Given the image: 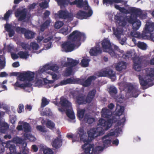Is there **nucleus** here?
Listing matches in <instances>:
<instances>
[{
	"instance_id": "nucleus-48",
	"label": "nucleus",
	"mask_w": 154,
	"mask_h": 154,
	"mask_svg": "<svg viewBox=\"0 0 154 154\" xmlns=\"http://www.w3.org/2000/svg\"><path fill=\"white\" fill-rule=\"evenodd\" d=\"M137 45L139 48L143 50H145L147 48L146 45L143 42H138Z\"/></svg>"
},
{
	"instance_id": "nucleus-22",
	"label": "nucleus",
	"mask_w": 154,
	"mask_h": 154,
	"mask_svg": "<svg viewBox=\"0 0 154 154\" xmlns=\"http://www.w3.org/2000/svg\"><path fill=\"white\" fill-rule=\"evenodd\" d=\"M134 63L133 68L137 71H140L142 66V59L138 57H135L132 59Z\"/></svg>"
},
{
	"instance_id": "nucleus-28",
	"label": "nucleus",
	"mask_w": 154,
	"mask_h": 154,
	"mask_svg": "<svg viewBox=\"0 0 154 154\" xmlns=\"http://www.w3.org/2000/svg\"><path fill=\"white\" fill-rule=\"evenodd\" d=\"M12 143L11 141H8L6 143H5L0 140V153L4 151L5 145L6 147H9V148L11 146H13L11 143Z\"/></svg>"
},
{
	"instance_id": "nucleus-38",
	"label": "nucleus",
	"mask_w": 154,
	"mask_h": 154,
	"mask_svg": "<svg viewBox=\"0 0 154 154\" xmlns=\"http://www.w3.org/2000/svg\"><path fill=\"white\" fill-rule=\"evenodd\" d=\"M116 9L123 14H128L130 13L129 11L125 8L124 7H121L119 5H116Z\"/></svg>"
},
{
	"instance_id": "nucleus-40",
	"label": "nucleus",
	"mask_w": 154,
	"mask_h": 154,
	"mask_svg": "<svg viewBox=\"0 0 154 154\" xmlns=\"http://www.w3.org/2000/svg\"><path fill=\"white\" fill-rule=\"evenodd\" d=\"M2 52H0V66L1 69L3 68L5 65V57L4 55H1Z\"/></svg>"
},
{
	"instance_id": "nucleus-15",
	"label": "nucleus",
	"mask_w": 154,
	"mask_h": 154,
	"mask_svg": "<svg viewBox=\"0 0 154 154\" xmlns=\"http://www.w3.org/2000/svg\"><path fill=\"white\" fill-rule=\"evenodd\" d=\"M43 67L40 68L37 71H36V77L35 81L33 82L35 83V86L38 87L42 86L43 85L42 79L45 77V73L43 70H42Z\"/></svg>"
},
{
	"instance_id": "nucleus-23",
	"label": "nucleus",
	"mask_w": 154,
	"mask_h": 154,
	"mask_svg": "<svg viewBox=\"0 0 154 154\" xmlns=\"http://www.w3.org/2000/svg\"><path fill=\"white\" fill-rule=\"evenodd\" d=\"M102 52V50L99 44H97L96 46L91 49L89 53L91 56H96L100 54Z\"/></svg>"
},
{
	"instance_id": "nucleus-13",
	"label": "nucleus",
	"mask_w": 154,
	"mask_h": 154,
	"mask_svg": "<svg viewBox=\"0 0 154 154\" xmlns=\"http://www.w3.org/2000/svg\"><path fill=\"white\" fill-rule=\"evenodd\" d=\"M126 121L125 115L116 117V137L122 134V128Z\"/></svg>"
},
{
	"instance_id": "nucleus-9",
	"label": "nucleus",
	"mask_w": 154,
	"mask_h": 154,
	"mask_svg": "<svg viewBox=\"0 0 154 154\" xmlns=\"http://www.w3.org/2000/svg\"><path fill=\"white\" fill-rule=\"evenodd\" d=\"M96 92L95 90L90 91L86 97L85 95L82 94L76 97L75 100L79 104H85L90 103L93 99Z\"/></svg>"
},
{
	"instance_id": "nucleus-57",
	"label": "nucleus",
	"mask_w": 154,
	"mask_h": 154,
	"mask_svg": "<svg viewBox=\"0 0 154 154\" xmlns=\"http://www.w3.org/2000/svg\"><path fill=\"white\" fill-rule=\"evenodd\" d=\"M36 128L38 130L42 132H44L46 131L45 127H42L41 125L37 126L36 127Z\"/></svg>"
},
{
	"instance_id": "nucleus-10",
	"label": "nucleus",
	"mask_w": 154,
	"mask_h": 154,
	"mask_svg": "<svg viewBox=\"0 0 154 154\" xmlns=\"http://www.w3.org/2000/svg\"><path fill=\"white\" fill-rule=\"evenodd\" d=\"M102 48L103 51L109 53L112 57H115V45L111 43L109 40L108 38H105L101 42Z\"/></svg>"
},
{
	"instance_id": "nucleus-55",
	"label": "nucleus",
	"mask_w": 154,
	"mask_h": 154,
	"mask_svg": "<svg viewBox=\"0 0 154 154\" xmlns=\"http://www.w3.org/2000/svg\"><path fill=\"white\" fill-rule=\"evenodd\" d=\"M9 150L11 154H15L16 153L15 147L14 145L10 146Z\"/></svg>"
},
{
	"instance_id": "nucleus-11",
	"label": "nucleus",
	"mask_w": 154,
	"mask_h": 154,
	"mask_svg": "<svg viewBox=\"0 0 154 154\" xmlns=\"http://www.w3.org/2000/svg\"><path fill=\"white\" fill-rule=\"evenodd\" d=\"M66 59L64 58L62 60V65L64 66H69L66 70V72L64 74L65 76H68L71 75L72 72V67L76 65L79 62L78 60H73L71 58H67L66 62Z\"/></svg>"
},
{
	"instance_id": "nucleus-24",
	"label": "nucleus",
	"mask_w": 154,
	"mask_h": 154,
	"mask_svg": "<svg viewBox=\"0 0 154 154\" xmlns=\"http://www.w3.org/2000/svg\"><path fill=\"white\" fill-rule=\"evenodd\" d=\"M123 30L122 29L116 28V37L119 43L122 45L124 44L126 39L125 37L122 38H121V35L123 33Z\"/></svg>"
},
{
	"instance_id": "nucleus-2",
	"label": "nucleus",
	"mask_w": 154,
	"mask_h": 154,
	"mask_svg": "<svg viewBox=\"0 0 154 154\" xmlns=\"http://www.w3.org/2000/svg\"><path fill=\"white\" fill-rule=\"evenodd\" d=\"M36 71L35 72L27 71L20 73L18 76L19 81H17L14 84L15 88L16 87H19L26 89L29 88L28 90H26L28 92L32 90L31 88L32 84L35 80L36 77Z\"/></svg>"
},
{
	"instance_id": "nucleus-27",
	"label": "nucleus",
	"mask_w": 154,
	"mask_h": 154,
	"mask_svg": "<svg viewBox=\"0 0 154 154\" xmlns=\"http://www.w3.org/2000/svg\"><path fill=\"white\" fill-rule=\"evenodd\" d=\"M52 38L51 37H45L43 36H39L36 38V40L38 43L43 44L48 42Z\"/></svg>"
},
{
	"instance_id": "nucleus-5",
	"label": "nucleus",
	"mask_w": 154,
	"mask_h": 154,
	"mask_svg": "<svg viewBox=\"0 0 154 154\" xmlns=\"http://www.w3.org/2000/svg\"><path fill=\"white\" fill-rule=\"evenodd\" d=\"M59 68L58 66L55 63L53 62H50L47 63L43 66L42 70H43L45 74H49L51 76L54 82L58 80L61 77V75L59 74H56L54 73L57 71Z\"/></svg>"
},
{
	"instance_id": "nucleus-64",
	"label": "nucleus",
	"mask_w": 154,
	"mask_h": 154,
	"mask_svg": "<svg viewBox=\"0 0 154 154\" xmlns=\"http://www.w3.org/2000/svg\"><path fill=\"white\" fill-rule=\"evenodd\" d=\"M35 5L36 4L35 3L30 5L29 6V9L30 11L34 9Z\"/></svg>"
},
{
	"instance_id": "nucleus-4",
	"label": "nucleus",
	"mask_w": 154,
	"mask_h": 154,
	"mask_svg": "<svg viewBox=\"0 0 154 154\" xmlns=\"http://www.w3.org/2000/svg\"><path fill=\"white\" fill-rule=\"evenodd\" d=\"M119 21V24L121 26L124 27L127 24V22L132 25V28L134 30H138L140 26L141 22L137 17H134L131 16L129 17L126 16L125 17L120 16L119 17L116 15Z\"/></svg>"
},
{
	"instance_id": "nucleus-56",
	"label": "nucleus",
	"mask_w": 154,
	"mask_h": 154,
	"mask_svg": "<svg viewBox=\"0 0 154 154\" xmlns=\"http://www.w3.org/2000/svg\"><path fill=\"white\" fill-rule=\"evenodd\" d=\"M12 13V11H8L5 15L4 17V19L5 20H8L9 16Z\"/></svg>"
},
{
	"instance_id": "nucleus-44",
	"label": "nucleus",
	"mask_w": 154,
	"mask_h": 154,
	"mask_svg": "<svg viewBox=\"0 0 154 154\" xmlns=\"http://www.w3.org/2000/svg\"><path fill=\"white\" fill-rule=\"evenodd\" d=\"M24 136L26 139L29 140L31 141H34L36 140V138L33 136L29 134L25 133Z\"/></svg>"
},
{
	"instance_id": "nucleus-49",
	"label": "nucleus",
	"mask_w": 154,
	"mask_h": 154,
	"mask_svg": "<svg viewBox=\"0 0 154 154\" xmlns=\"http://www.w3.org/2000/svg\"><path fill=\"white\" fill-rule=\"evenodd\" d=\"M109 92L110 95L113 97L116 94V88L114 86H111L109 88Z\"/></svg>"
},
{
	"instance_id": "nucleus-33",
	"label": "nucleus",
	"mask_w": 154,
	"mask_h": 154,
	"mask_svg": "<svg viewBox=\"0 0 154 154\" xmlns=\"http://www.w3.org/2000/svg\"><path fill=\"white\" fill-rule=\"evenodd\" d=\"M43 80L45 87L46 88H49L54 86V81L48 80L46 78L43 79Z\"/></svg>"
},
{
	"instance_id": "nucleus-37",
	"label": "nucleus",
	"mask_w": 154,
	"mask_h": 154,
	"mask_svg": "<svg viewBox=\"0 0 154 154\" xmlns=\"http://www.w3.org/2000/svg\"><path fill=\"white\" fill-rule=\"evenodd\" d=\"M125 89L127 91V92H132L134 89L133 85L131 83H127L125 85Z\"/></svg>"
},
{
	"instance_id": "nucleus-39",
	"label": "nucleus",
	"mask_w": 154,
	"mask_h": 154,
	"mask_svg": "<svg viewBox=\"0 0 154 154\" xmlns=\"http://www.w3.org/2000/svg\"><path fill=\"white\" fill-rule=\"evenodd\" d=\"M94 121V119L90 115H86L84 118V121L88 124H91Z\"/></svg>"
},
{
	"instance_id": "nucleus-32",
	"label": "nucleus",
	"mask_w": 154,
	"mask_h": 154,
	"mask_svg": "<svg viewBox=\"0 0 154 154\" xmlns=\"http://www.w3.org/2000/svg\"><path fill=\"white\" fill-rule=\"evenodd\" d=\"M126 68V63L125 62H120L116 65V70L121 71L125 69Z\"/></svg>"
},
{
	"instance_id": "nucleus-1",
	"label": "nucleus",
	"mask_w": 154,
	"mask_h": 154,
	"mask_svg": "<svg viewBox=\"0 0 154 154\" xmlns=\"http://www.w3.org/2000/svg\"><path fill=\"white\" fill-rule=\"evenodd\" d=\"M85 38V35L83 33L78 30L74 31L68 37V41L62 45V51L65 52L72 51L80 45V41L83 40Z\"/></svg>"
},
{
	"instance_id": "nucleus-36",
	"label": "nucleus",
	"mask_w": 154,
	"mask_h": 154,
	"mask_svg": "<svg viewBox=\"0 0 154 154\" xmlns=\"http://www.w3.org/2000/svg\"><path fill=\"white\" fill-rule=\"evenodd\" d=\"M61 8H63L67 6L69 2V0H55Z\"/></svg>"
},
{
	"instance_id": "nucleus-17",
	"label": "nucleus",
	"mask_w": 154,
	"mask_h": 154,
	"mask_svg": "<svg viewBox=\"0 0 154 154\" xmlns=\"http://www.w3.org/2000/svg\"><path fill=\"white\" fill-rule=\"evenodd\" d=\"M17 44L18 45L21 46L23 49L31 50L34 52H36V51L40 48L38 44L35 42H31L29 47L28 45L23 42H19L17 43Z\"/></svg>"
},
{
	"instance_id": "nucleus-6",
	"label": "nucleus",
	"mask_w": 154,
	"mask_h": 154,
	"mask_svg": "<svg viewBox=\"0 0 154 154\" xmlns=\"http://www.w3.org/2000/svg\"><path fill=\"white\" fill-rule=\"evenodd\" d=\"M60 103L62 108H59V111L61 112L66 111V114L68 117L71 119H74L75 116L72 109L71 104L66 98L63 97H61L60 98Z\"/></svg>"
},
{
	"instance_id": "nucleus-29",
	"label": "nucleus",
	"mask_w": 154,
	"mask_h": 154,
	"mask_svg": "<svg viewBox=\"0 0 154 154\" xmlns=\"http://www.w3.org/2000/svg\"><path fill=\"white\" fill-rule=\"evenodd\" d=\"M129 11L130 13L134 14L137 17H139L142 13V11L140 9L135 8H130Z\"/></svg>"
},
{
	"instance_id": "nucleus-51",
	"label": "nucleus",
	"mask_w": 154,
	"mask_h": 154,
	"mask_svg": "<svg viewBox=\"0 0 154 154\" xmlns=\"http://www.w3.org/2000/svg\"><path fill=\"white\" fill-rule=\"evenodd\" d=\"M43 152L44 154H53V152L52 150L48 147H45L44 148Z\"/></svg>"
},
{
	"instance_id": "nucleus-42",
	"label": "nucleus",
	"mask_w": 154,
	"mask_h": 154,
	"mask_svg": "<svg viewBox=\"0 0 154 154\" xmlns=\"http://www.w3.org/2000/svg\"><path fill=\"white\" fill-rule=\"evenodd\" d=\"M90 60L86 58H83L82 60L81 64L82 66L86 67L88 66Z\"/></svg>"
},
{
	"instance_id": "nucleus-7",
	"label": "nucleus",
	"mask_w": 154,
	"mask_h": 154,
	"mask_svg": "<svg viewBox=\"0 0 154 154\" xmlns=\"http://www.w3.org/2000/svg\"><path fill=\"white\" fill-rule=\"evenodd\" d=\"M130 33L131 36L137 38H142V39H146L147 38L148 35V31H153L154 30V23L149 21L146 22V24L145 26L144 29L141 34L138 32H137L135 30L133 29Z\"/></svg>"
},
{
	"instance_id": "nucleus-20",
	"label": "nucleus",
	"mask_w": 154,
	"mask_h": 154,
	"mask_svg": "<svg viewBox=\"0 0 154 154\" xmlns=\"http://www.w3.org/2000/svg\"><path fill=\"white\" fill-rule=\"evenodd\" d=\"M55 16H58L59 18L68 19L69 21L72 20L73 15L71 13H69L66 10H61L55 14Z\"/></svg>"
},
{
	"instance_id": "nucleus-3",
	"label": "nucleus",
	"mask_w": 154,
	"mask_h": 154,
	"mask_svg": "<svg viewBox=\"0 0 154 154\" xmlns=\"http://www.w3.org/2000/svg\"><path fill=\"white\" fill-rule=\"evenodd\" d=\"M83 0H75L69 3L71 5H76L77 7L80 8H83L85 10L88 11L87 13L82 11H79L78 12L76 17L78 18L81 19H87L93 14V11L89 6L88 1L85 0L83 2Z\"/></svg>"
},
{
	"instance_id": "nucleus-54",
	"label": "nucleus",
	"mask_w": 154,
	"mask_h": 154,
	"mask_svg": "<svg viewBox=\"0 0 154 154\" xmlns=\"http://www.w3.org/2000/svg\"><path fill=\"white\" fill-rule=\"evenodd\" d=\"M48 101L46 98H43L42 100V107H44L48 104Z\"/></svg>"
},
{
	"instance_id": "nucleus-63",
	"label": "nucleus",
	"mask_w": 154,
	"mask_h": 154,
	"mask_svg": "<svg viewBox=\"0 0 154 154\" xmlns=\"http://www.w3.org/2000/svg\"><path fill=\"white\" fill-rule=\"evenodd\" d=\"M147 14L146 13L143 14L142 13L141 14L139 17L141 19H145L147 17Z\"/></svg>"
},
{
	"instance_id": "nucleus-58",
	"label": "nucleus",
	"mask_w": 154,
	"mask_h": 154,
	"mask_svg": "<svg viewBox=\"0 0 154 154\" xmlns=\"http://www.w3.org/2000/svg\"><path fill=\"white\" fill-rule=\"evenodd\" d=\"M43 115L51 116L52 115V113L49 109L46 108Z\"/></svg>"
},
{
	"instance_id": "nucleus-35",
	"label": "nucleus",
	"mask_w": 154,
	"mask_h": 154,
	"mask_svg": "<svg viewBox=\"0 0 154 154\" xmlns=\"http://www.w3.org/2000/svg\"><path fill=\"white\" fill-rule=\"evenodd\" d=\"M5 28L6 30L9 32V35L10 37H11L13 36L14 32L13 30L12 26L11 25L7 24L5 26Z\"/></svg>"
},
{
	"instance_id": "nucleus-60",
	"label": "nucleus",
	"mask_w": 154,
	"mask_h": 154,
	"mask_svg": "<svg viewBox=\"0 0 154 154\" xmlns=\"http://www.w3.org/2000/svg\"><path fill=\"white\" fill-rule=\"evenodd\" d=\"M13 141L14 143H22V140L18 137L14 138Z\"/></svg>"
},
{
	"instance_id": "nucleus-8",
	"label": "nucleus",
	"mask_w": 154,
	"mask_h": 154,
	"mask_svg": "<svg viewBox=\"0 0 154 154\" xmlns=\"http://www.w3.org/2000/svg\"><path fill=\"white\" fill-rule=\"evenodd\" d=\"M145 70L146 74L147 79L146 80H144L141 76L139 75L138 76L140 81V83L142 86H145L148 84L150 85V86H152L153 83H150L152 82L154 80V68H147L145 69Z\"/></svg>"
},
{
	"instance_id": "nucleus-52",
	"label": "nucleus",
	"mask_w": 154,
	"mask_h": 154,
	"mask_svg": "<svg viewBox=\"0 0 154 154\" xmlns=\"http://www.w3.org/2000/svg\"><path fill=\"white\" fill-rule=\"evenodd\" d=\"M63 25V22L61 21H58L55 23L54 27L56 29H59Z\"/></svg>"
},
{
	"instance_id": "nucleus-43",
	"label": "nucleus",
	"mask_w": 154,
	"mask_h": 154,
	"mask_svg": "<svg viewBox=\"0 0 154 154\" xmlns=\"http://www.w3.org/2000/svg\"><path fill=\"white\" fill-rule=\"evenodd\" d=\"M51 22L50 20H48L46 21L41 26L40 30L42 31H43L44 30L47 28Z\"/></svg>"
},
{
	"instance_id": "nucleus-50",
	"label": "nucleus",
	"mask_w": 154,
	"mask_h": 154,
	"mask_svg": "<svg viewBox=\"0 0 154 154\" xmlns=\"http://www.w3.org/2000/svg\"><path fill=\"white\" fill-rule=\"evenodd\" d=\"M39 5L42 9H45L48 7V2L47 1L42 2L39 4Z\"/></svg>"
},
{
	"instance_id": "nucleus-62",
	"label": "nucleus",
	"mask_w": 154,
	"mask_h": 154,
	"mask_svg": "<svg viewBox=\"0 0 154 154\" xmlns=\"http://www.w3.org/2000/svg\"><path fill=\"white\" fill-rule=\"evenodd\" d=\"M17 120L16 117L15 116H11L10 117V121L11 123L14 124L15 123Z\"/></svg>"
},
{
	"instance_id": "nucleus-19",
	"label": "nucleus",
	"mask_w": 154,
	"mask_h": 154,
	"mask_svg": "<svg viewBox=\"0 0 154 154\" xmlns=\"http://www.w3.org/2000/svg\"><path fill=\"white\" fill-rule=\"evenodd\" d=\"M17 32L19 33H24L25 38L29 39L34 37L35 33L32 31L26 30L24 28L18 27L16 29Z\"/></svg>"
},
{
	"instance_id": "nucleus-47",
	"label": "nucleus",
	"mask_w": 154,
	"mask_h": 154,
	"mask_svg": "<svg viewBox=\"0 0 154 154\" xmlns=\"http://www.w3.org/2000/svg\"><path fill=\"white\" fill-rule=\"evenodd\" d=\"M46 125L48 128L51 130H53L55 128L54 124L49 120H47Z\"/></svg>"
},
{
	"instance_id": "nucleus-12",
	"label": "nucleus",
	"mask_w": 154,
	"mask_h": 154,
	"mask_svg": "<svg viewBox=\"0 0 154 154\" xmlns=\"http://www.w3.org/2000/svg\"><path fill=\"white\" fill-rule=\"evenodd\" d=\"M125 100L124 95L121 94L116 96V117L125 115V106L120 105L119 103H122Z\"/></svg>"
},
{
	"instance_id": "nucleus-41",
	"label": "nucleus",
	"mask_w": 154,
	"mask_h": 154,
	"mask_svg": "<svg viewBox=\"0 0 154 154\" xmlns=\"http://www.w3.org/2000/svg\"><path fill=\"white\" fill-rule=\"evenodd\" d=\"M77 112L78 117L80 120L82 119L84 116L85 110L83 109H78Z\"/></svg>"
},
{
	"instance_id": "nucleus-26",
	"label": "nucleus",
	"mask_w": 154,
	"mask_h": 154,
	"mask_svg": "<svg viewBox=\"0 0 154 154\" xmlns=\"http://www.w3.org/2000/svg\"><path fill=\"white\" fill-rule=\"evenodd\" d=\"M96 79V77L95 76H90L85 81L82 80H81L80 81L81 84L83 86L88 87L90 85L91 82Z\"/></svg>"
},
{
	"instance_id": "nucleus-25",
	"label": "nucleus",
	"mask_w": 154,
	"mask_h": 154,
	"mask_svg": "<svg viewBox=\"0 0 154 154\" xmlns=\"http://www.w3.org/2000/svg\"><path fill=\"white\" fill-rule=\"evenodd\" d=\"M61 136H59L53 140L51 144L52 146L56 149L59 148L62 145Z\"/></svg>"
},
{
	"instance_id": "nucleus-46",
	"label": "nucleus",
	"mask_w": 154,
	"mask_h": 154,
	"mask_svg": "<svg viewBox=\"0 0 154 154\" xmlns=\"http://www.w3.org/2000/svg\"><path fill=\"white\" fill-rule=\"evenodd\" d=\"M103 2L104 4L106 5V6L109 5H112L114 4L115 8H116V0H103Z\"/></svg>"
},
{
	"instance_id": "nucleus-14",
	"label": "nucleus",
	"mask_w": 154,
	"mask_h": 154,
	"mask_svg": "<svg viewBox=\"0 0 154 154\" xmlns=\"http://www.w3.org/2000/svg\"><path fill=\"white\" fill-rule=\"evenodd\" d=\"M68 137L72 138V142H75L80 140L84 143L86 142L87 137L84 134V130L82 128H79L76 134H68L67 135Z\"/></svg>"
},
{
	"instance_id": "nucleus-31",
	"label": "nucleus",
	"mask_w": 154,
	"mask_h": 154,
	"mask_svg": "<svg viewBox=\"0 0 154 154\" xmlns=\"http://www.w3.org/2000/svg\"><path fill=\"white\" fill-rule=\"evenodd\" d=\"M107 14L109 20L113 23H116V14L114 10L109 11Z\"/></svg>"
},
{
	"instance_id": "nucleus-18",
	"label": "nucleus",
	"mask_w": 154,
	"mask_h": 154,
	"mask_svg": "<svg viewBox=\"0 0 154 154\" xmlns=\"http://www.w3.org/2000/svg\"><path fill=\"white\" fill-rule=\"evenodd\" d=\"M96 75L98 77L109 76L112 81H115V79L112 78L113 77L115 78V73H114L111 69H103L96 73Z\"/></svg>"
},
{
	"instance_id": "nucleus-59",
	"label": "nucleus",
	"mask_w": 154,
	"mask_h": 154,
	"mask_svg": "<svg viewBox=\"0 0 154 154\" xmlns=\"http://www.w3.org/2000/svg\"><path fill=\"white\" fill-rule=\"evenodd\" d=\"M24 106L22 104H20L18 106V112L20 113H21L23 110Z\"/></svg>"
},
{
	"instance_id": "nucleus-21",
	"label": "nucleus",
	"mask_w": 154,
	"mask_h": 154,
	"mask_svg": "<svg viewBox=\"0 0 154 154\" xmlns=\"http://www.w3.org/2000/svg\"><path fill=\"white\" fill-rule=\"evenodd\" d=\"M17 129L19 131L23 130L26 134H28L31 131V128L29 123L21 121L19 122Z\"/></svg>"
},
{
	"instance_id": "nucleus-16",
	"label": "nucleus",
	"mask_w": 154,
	"mask_h": 154,
	"mask_svg": "<svg viewBox=\"0 0 154 154\" xmlns=\"http://www.w3.org/2000/svg\"><path fill=\"white\" fill-rule=\"evenodd\" d=\"M27 10L25 8H20L18 9L15 13V16L19 17L20 20L26 21L29 19L30 15L26 13Z\"/></svg>"
},
{
	"instance_id": "nucleus-34",
	"label": "nucleus",
	"mask_w": 154,
	"mask_h": 154,
	"mask_svg": "<svg viewBox=\"0 0 154 154\" xmlns=\"http://www.w3.org/2000/svg\"><path fill=\"white\" fill-rule=\"evenodd\" d=\"M71 29L70 27L67 26H64L60 30V32L64 35H67L69 32H71Z\"/></svg>"
},
{
	"instance_id": "nucleus-30",
	"label": "nucleus",
	"mask_w": 154,
	"mask_h": 154,
	"mask_svg": "<svg viewBox=\"0 0 154 154\" xmlns=\"http://www.w3.org/2000/svg\"><path fill=\"white\" fill-rule=\"evenodd\" d=\"M78 79H75L73 78H70L64 79L61 81L63 85L67 84L77 83Z\"/></svg>"
},
{
	"instance_id": "nucleus-61",
	"label": "nucleus",
	"mask_w": 154,
	"mask_h": 154,
	"mask_svg": "<svg viewBox=\"0 0 154 154\" xmlns=\"http://www.w3.org/2000/svg\"><path fill=\"white\" fill-rule=\"evenodd\" d=\"M152 32L153 31H148V32L149 33H148L147 38L148 37H150L152 40H153L154 42V33H151V32Z\"/></svg>"
},
{
	"instance_id": "nucleus-53",
	"label": "nucleus",
	"mask_w": 154,
	"mask_h": 154,
	"mask_svg": "<svg viewBox=\"0 0 154 154\" xmlns=\"http://www.w3.org/2000/svg\"><path fill=\"white\" fill-rule=\"evenodd\" d=\"M132 94L133 97H137L139 94V91L136 89H134L132 91Z\"/></svg>"
},
{
	"instance_id": "nucleus-45",
	"label": "nucleus",
	"mask_w": 154,
	"mask_h": 154,
	"mask_svg": "<svg viewBox=\"0 0 154 154\" xmlns=\"http://www.w3.org/2000/svg\"><path fill=\"white\" fill-rule=\"evenodd\" d=\"M18 54L20 58L25 59H27L29 56L28 53L27 52L20 51Z\"/></svg>"
}]
</instances>
